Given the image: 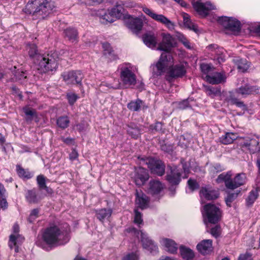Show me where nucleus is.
<instances>
[{"label": "nucleus", "instance_id": "obj_15", "mask_svg": "<svg viewBox=\"0 0 260 260\" xmlns=\"http://www.w3.org/2000/svg\"><path fill=\"white\" fill-rule=\"evenodd\" d=\"M192 6L199 14L203 16H207L209 11L215 9V7L209 2L203 3L197 1L192 3Z\"/></svg>", "mask_w": 260, "mask_h": 260}, {"label": "nucleus", "instance_id": "obj_48", "mask_svg": "<svg viewBox=\"0 0 260 260\" xmlns=\"http://www.w3.org/2000/svg\"><path fill=\"white\" fill-rule=\"evenodd\" d=\"M39 210L38 209H35L32 210L29 215L28 218V220L29 222H32L37 218L39 216Z\"/></svg>", "mask_w": 260, "mask_h": 260}, {"label": "nucleus", "instance_id": "obj_26", "mask_svg": "<svg viewBox=\"0 0 260 260\" xmlns=\"http://www.w3.org/2000/svg\"><path fill=\"white\" fill-rule=\"evenodd\" d=\"M212 245V240H204L197 245V248L200 252L203 254H205L211 250Z\"/></svg>", "mask_w": 260, "mask_h": 260}, {"label": "nucleus", "instance_id": "obj_23", "mask_svg": "<svg viewBox=\"0 0 260 260\" xmlns=\"http://www.w3.org/2000/svg\"><path fill=\"white\" fill-rule=\"evenodd\" d=\"M136 203L138 207L143 209L146 208L148 206L149 200L148 197L142 192L136 190Z\"/></svg>", "mask_w": 260, "mask_h": 260}, {"label": "nucleus", "instance_id": "obj_39", "mask_svg": "<svg viewBox=\"0 0 260 260\" xmlns=\"http://www.w3.org/2000/svg\"><path fill=\"white\" fill-rule=\"evenodd\" d=\"M110 11L114 20L120 18L122 16L123 8L120 5H117Z\"/></svg>", "mask_w": 260, "mask_h": 260}, {"label": "nucleus", "instance_id": "obj_8", "mask_svg": "<svg viewBox=\"0 0 260 260\" xmlns=\"http://www.w3.org/2000/svg\"><path fill=\"white\" fill-rule=\"evenodd\" d=\"M142 11L147 15L156 22L165 25L168 29L173 30L175 27V22L170 20L168 18L162 14H157L152 9L146 6L142 7Z\"/></svg>", "mask_w": 260, "mask_h": 260}, {"label": "nucleus", "instance_id": "obj_49", "mask_svg": "<svg viewBox=\"0 0 260 260\" xmlns=\"http://www.w3.org/2000/svg\"><path fill=\"white\" fill-rule=\"evenodd\" d=\"M134 222L137 224H141L143 223L141 213L138 212L137 209L135 210Z\"/></svg>", "mask_w": 260, "mask_h": 260}, {"label": "nucleus", "instance_id": "obj_58", "mask_svg": "<svg viewBox=\"0 0 260 260\" xmlns=\"http://www.w3.org/2000/svg\"><path fill=\"white\" fill-rule=\"evenodd\" d=\"M189 106L188 101L187 100H184L179 104V108L181 109H185Z\"/></svg>", "mask_w": 260, "mask_h": 260}, {"label": "nucleus", "instance_id": "obj_50", "mask_svg": "<svg viewBox=\"0 0 260 260\" xmlns=\"http://www.w3.org/2000/svg\"><path fill=\"white\" fill-rule=\"evenodd\" d=\"M188 185L189 186V189L192 191L195 189H197L199 188V184L197 182V181L194 180L190 179L188 180Z\"/></svg>", "mask_w": 260, "mask_h": 260}, {"label": "nucleus", "instance_id": "obj_52", "mask_svg": "<svg viewBox=\"0 0 260 260\" xmlns=\"http://www.w3.org/2000/svg\"><path fill=\"white\" fill-rule=\"evenodd\" d=\"M67 96L70 105H73L78 98L77 95L74 93H68Z\"/></svg>", "mask_w": 260, "mask_h": 260}, {"label": "nucleus", "instance_id": "obj_64", "mask_svg": "<svg viewBox=\"0 0 260 260\" xmlns=\"http://www.w3.org/2000/svg\"><path fill=\"white\" fill-rule=\"evenodd\" d=\"M158 260H177L176 259L172 258L171 257L162 256Z\"/></svg>", "mask_w": 260, "mask_h": 260}, {"label": "nucleus", "instance_id": "obj_9", "mask_svg": "<svg viewBox=\"0 0 260 260\" xmlns=\"http://www.w3.org/2000/svg\"><path fill=\"white\" fill-rule=\"evenodd\" d=\"M132 69L129 64H123L120 69V78L126 88L136 83V76L133 72Z\"/></svg>", "mask_w": 260, "mask_h": 260}, {"label": "nucleus", "instance_id": "obj_41", "mask_svg": "<svg viewBox=\"0 0 260 260\" xmlns=\"http://www.w3.org/2000/svg\"><path fill=\"white\" fill-rule=\"evenodd\" d=\"M142 104V101L139 99L135 101H132L127 105V108L134 111H138Z\"/></svg>", "mask_w": 260, "mask_h": 260}, {"label": "nucleus", "instance_id": "obj_44", "mask_svg": "<svg viewBox=\"0 0 260 260\" xmlns=\"http://www.w3.org/2000/svg\"><path fill=\"white\" fill-rule=\"evenodd\" d=\"M38 184L40 188L45 189L47 191H48L49 188L46 185L45 178L43 175H39L37 178Z\"/></svg>", "mask_w": 260, "mask_h": 260}, {"label": "nucleus", "instance_id": "obj_47", "mask_svg": "<svg viewBox=\"0 0 260 260\" xmlns=\"http://www.w3.org/2000/svg\"><path fill=\"white\" fill-rule=\"evenodd\" d=\"M177 37L178 40L184 45L185 47L188 49L191 48L189 42L183 34L178 33Z\"/></svg>", "mask_w": 260, "mask_h": 260}, {"label": "nucleus", "instance_id": "obj_60", "mask_svg": "<svg viewBox=\"0 0 260 260\" xmlns=\"http://www.w3.org/2000/svg\"><path fill=\"white\" fill-rule=\"evenodd\" d=\"M8 203L6 200L4 199L0 200V208L3 210L6 209L7 208Z\"/></svg>", "mask_w": 260, "mask_h": 260}, {"label": "nucleus", "instance_id": "obj_2", "mask_svg": "<svg viewBox=\"0 0 260 260\" xmlns=\"http://www.w3.org/2000/svg\"><path fill=\"white\" fill-rule=\"evenodd\" d=\"M44 241L48 244L57 246L66 243L69 240L67 233H61L57 226L48 228L43 235Z\"/></svg>", "mask_w": 260, "mask_h": 260}, {"label": "nucleus", "instance_id": "obj_45", "mask_svg": "<svg viewBox=\"0 0 260 260\" xmlns=\"http://www.w3.org/2000/svg\"><path fill=\"white\" fill-rule=\"evenodd\" d=\"M237 68L240 71L244 72L249 68V64L245 60L240 59L238 61Z\"/></svg>", "mask_w": 260, "mask_h": 260}, {"label": "nucleus", "instance_id": "obj_12", "mask_svg": "<svg viewBox=\"0 0 260 260\" xmlns=\"http://www.w3.org/2000/svg\"><path fill=\"white\" fill-rule=\"evenodd\" d=\"M126 27L133 33L138 34L142 30L143 23L142 20L138 17L129 16L125 20Z\"/></svg>", "mask_w": 260, "mask_h": 260}, {"label": "nucleus", "instance_id": "obj_5", "mask_svg": "<svg viewBox=\"0 0 260 260\" xmlns=\"http://www.w3.org/2000/svg\"><path fill=\"white\" fill-rule=\"evenodd\" d=\"M259 91V89L256 86H250L248 85H246L236 89L235 92H231L229 101H230L232 104L236 105L238 107H242L243 109H244L245 106L244 103L239 101L236 96L238 95L245 96L250 94L257 93Z\"/></svg>", "mask_w": 260, "mask_h": 260}, {"label": "nucleus", "instance_id": "obj_18", "mask_svg": "<svg viewBox=\"0 0 260 260\" xmlns=\"http://www.w3.org/2000/svg\"><path fill=\"white\" fill-rule=\"evenodd\" d=\"M200 196L202 200L203 199L207 200H215L218 198V191L208 188L203 187L200 191Z\"/></svg>", "mask_w": 260, "mask_h": 260}, {"label": "nucleus", "instance_id": "obj_35", "mask_svg": "<svg viewBox=\"0 0 260 260\" xmlns=\"http://www.w3.org/2000/svg\"><path fill=\"white\" fill-rule=\"evenodd\" d=\"M25 198L26 201L30 203H36L39 201L35 189L26 190Z\"/></svg>", "mask_w": 260, "mask_h": 260}, {"label": "nucleus", "instance_id": "obj_57", "mask_svg": "<svg viewBox=\"0 0 260 260\" xmlns=\"http://www.w3.org/2000/svg\"><path fill=\"white\" fill-rule=\"evenodd\" d=\"M210 69L211 67L209 64L203 63L201 65V69L205 73H207Z\"/></svg>", "mask_w": 260, "mask_h": 260}, {"label": "nucleus", "instance_id": "obj_34", "mask_svg": "<svg viewBox=\"0 0 260 260\" xmlns=\"http://www.w3.org/2000/svg\"><path fill=\"white\" fill-rule=\"evenodd\" d=\"M66 36L72 42H75L78 38V32L76 29L68 28L64 30Z\"/></svg>", "mask_w": 260, "mask_h": 260}, {"label": "nucleus", "instance_id": "obj_61", "mask_svg": "<svg viewBox=\"0 0 260 260\" xmlns=\"http://www.w3.org/2000/svg\"><path fill=\"white\" fill-rule=\"evenodd\" d=\"M78 156V153L75 150H73L70 154V158L72 160L76 159Z\"/></svg>", "mask_w": 260, "mask_h": 260}, {"label": "nucleus", "instance_id": "obj_10", "mask_svg": "<svg viewBox=\"0 0 260 260\" xmlns=\"http://www.w3.org/2000/svg\"><path fill=\"white\" fill-rule=\"evenodd\" d=\"M62 77L67 84H81L83 75L80 71H71L64 72Z\"/></svg>", "mask_w": 260, "mask_h": 260}, {"label": "nucleus", "instance_id": "obj_32", "mask_svg": "<svg viewBox=\"0 0 260 260\" xmlns=\"http://www.w3.org/2000/svg\"><path fill=\"white\" fill-rule=\"evenodd\" d=\"M112 213L111 209H101L96 211L97 218L101 221L103 222L105 219L109 218Z\"/></svg>", "mask_w": 260, "mask_h": 260}, {"label": "nucleus", "instance_id": "obj_28", "mask_svg": "<svg viewBox=\"0 0 260 260\" xmlns=\"http://www.w3.org/2000/svg\"><path fill=\"white\" fill-rule=\"evenodd\" d=\"M140 235L141 238V241L143 247L145 248L152 249L155 248V246L153 244V242L148 237L147 234L140 231L138 232V236Z\"/></svg>", "mask_w": 260, "mask_h": 260}, {"label": "nucleus", "instance_id": "obj_21", "mask_svg": "<svg viewBox=\"0 0 260 260\" xmlns=\"http://www.w3.org/2000/svg\"><path fill=\"white\" fill-rule=\"evenodd\" d=\"M97 15L99 17L100 22L103 24L112 23L115 21L110 10H99L97 13Z\"/></svg>", "mask_w": 260, "mask_h": 260}, {"label": "nucleus", "instance_id": "obj_17", "mask_svg": "<svg viewBox=\"0 0 260 260\" xmlns=\"http://www.w3.org/2000/svg\"><path fill=\"white\" fill-rule=\"evenodd\" d=\"M210 51L213 59L217 60L218 63L224 62L225 60V55L224 54V50L223 48H219L216 45H211L208 47Z\"/></svg>", "mask_w": 260, "mask_h": 260}, {"label": "nucleus", "instance_id": "obj_24", "mask_svg": "<svg viewBox=\"0 0 260 260\" xmlns=\"http://www.w3.org/2000/svg\"><path fill=\"white\" fill-rule=\"evenodd\" d=\"M160 243L169 252L174 253L177 251V244L173 240L168 238H162Z\"/></svg>", "mask_w": 260, "mask_h": 260}, {"label": "nucleus", "instance_id": "obj_13", "mask_svg": "<svg viewBox=\"0 0 260 260\" xmlns=\"http://www.w3.org/2000/svg\"><path fill=\"white\" fill-rule=\"evenodd\" d=\"M219 22L225 28L232 31H238L240 29V22L237 19L228 17H222Z\"/></svg>", "mask_w": 260, "mask_h": 260}, {"label": "nucleus", "instance_id": "obj_56", "mask_svg": "<svg viewBox=\"0 0 260 260\" xmlns=\"http://www.w3.org/2000/svg\"><path fill=\"white\" fill-rule=\"evenodd\" d=\"M138 256L136 253H131L126 255L123 259V260H137Z\"/></svg>", "mask_w": 260, "mask_h": 260}, {"label": "nucleus", "instance_id": "obj_1", "mask_svg": "<svg viewBox=\"0 0 260 260\" xmlns=\"http://www.w3.org/2000/svg\"><path fill=\"white\" fill-rule=\"evenodd\" d=\"M53 4L47 0L29 1L26 6V12L32 13L39 18H44L51 13L54 8Z\"/></svg>", "mask_w": 260, "mask_h": 260}, {"label": "nucleus", "instance_id": "obj_16", "mask_svg": "<svg viewBox=\"0 0 260 260\" xmlns=\"http://www.w3.org/2000/svg\"><path fill=\"white\" fill-rule=\"evenodd\" d=\"M162 41L160 43L157 49L168 52L174 46V39L169 33H162L161 34Z\"/></svg>", "mask_w": 260, "mask_h": 260}, {"label": "nucleus", "instance_id": "obj_14", "mask_svg": "<svg viewBox=\"0 0 260 260\" xmlns=\"http://www.w3.org/2000/svg\"><path fill=\"white\" fill-rule=\"evenodd\" d=\"M19 226L17 224H15L13 228V234L10 236L9 245L11 248L15 247L16 252L18 251V245L23 241V238L18 234Z\"/></svg>", "mask_w": 260, "mask_h": 260}, {"label": "nucleus", "instance_id": "obj_33", "mask_svg": "<svg viewBox=\"0 0 260 260\" xmlns=\"http://www.w3.org/2000/svg\"><path fill=\"white\" fill-rule=\"evenodd\" d=\"M182 16L185 27L194 32H197L198 31L197 26L190 20L189 16L184 13L182 14Z\"/></svg>", "mask_w": 260, "mask_h": 260}, {"label": "nucleus", "instance_id": "obj_51", "mask_svg": "<svg viewBox=\"0 0 260 260\" xmlns=\"http://www.w3.org/2000/svg\"><path fill=\"white\" fill-rule=\"evenodd\" d=\"M127 132L128 134L134 138H138L140 135V131L137 128H129Z\"/></svg>", "mask_w": 260, "mask_h": 260}, {"label": "nucleus", "instance_id": "obj_53", "mask_svg": "<svg viewBox=\"0 0 260 260\" xmlns=\"http://www.w3.org/2000/svg\"><path fill=\"white\" fill-rule=\"evenodd\" d=\"M221 232L220 227L219 225H216L211 229L210 233L214 237H218Z\"/></svg>", "mask_w": 260, "mask_h": 260}, {"label": "nucleus", "instance_id": "obj_40", "mask_svg": "<svg viewBox=\"0 0 260 260\" xmlns=\"http://www.w3.org/2000/svg\"><path fill=\"white\" fill-rule=\"evenodd\" d=\"M17 172L19 177L26 179H29L33 175L28 170H24L20 166H17Z\"/></svg>", "mask_w": 260, "mask_h": 260}, {"label": "nucleus", "instance_id": "obj_36", "mask_svg": "<svg viewBox=\"0 0 260 260\" xmlns=\"http://www.w3.org/2000/svg\"><path fill=\"white\" fill-rule=\"evenodd\" d=\"M180 254L183 258L186 259H191L194 257L193 251L187 248L181 246L180 248Z\"/></svg>", "mask_w": 260, "mask_h": 260}, {"label": "nucleus", "instance_id": "obj_29", "mask_svg": "<svg viewBox=\"0 0 260 260\" xmlns=\"http://www.w3.org/2000/svg\"><path fill=\"white\" fill-rule=\"evenodd\" d=\"M24 113L25 114V120L27 122H30L34 119L36 121H39V118L36 111L28 107H25L23 108Z\"/></svg>", "mask_w": 260, "mask_h": 260}, {"label": "nucleus", "instance_id": "obj_38", "mask_svg": "<svg viewBox=\"0 0 260 260\" xmlns=\"http://www.w3.org/2000/svg\"><path fill=\"white\" fill-rule=\"evenodd\" d=\"M258 196V191L256 189L251 190L246 200L247 206H251L256 200Z\"/></svg>", "mask_w": 260, "mask_h": 260}, {"label": "nucleus", "instance_id": "obj_20", "mask_svg": "<svg viewBox=\"0 0 260 260\" xmlns=\"http://www.w3.org/2000/svg\"><path fill=\"white\" fill-rule=\"evenodd\" d=\"M180 171L176 167H173L171 169V172L167 176V179L172 184H178L180 182Z\"/></svg>", "mask_w": 260, "mask_h": 260}, {"label": "nucleus", "instance_id": "obj_55", "mask_svg": "<svg viewBox=\"0 0 260 260\" xmlns=\"http://www.w3.org/2000/svg\"><path fill=\"white\" fill-rule=\"evenodd\" d=\"M104 50L105 55H110L112 52V48L110 45L109 43H104L102 45Z\"/></svg>", "mask_w": 260, "mask_h": 260}, {"label": "nucleus", "instance_id": "obj_30", "mask_svg": "<svg viewBox=\"0 0 260 260\" xmlns=\"http://www.w3.org/2000/svg\"><path fill=\"white\" fill-rule=\"evenodd\" d=\"M238 138L236 134L233 133H226L219 139V142L224 145L232 143Z\"/></svg>", "mask_w": 260, "mask_h": 260}, {"label": "nucleus", "instance_id": "obj_11", "mask_svg": "<svg viewBox=\"0 0 260 260\" xmlns=\"http://www.w3.org/2000/svg\"><path fill=\"white\" fill-rule=\"evenodd\" d=\"M146 164L152 173L162 176L165 173V166L161 161L150 158L146 160Z\"/></svg>", "mask_w": 260, "mask_h": 260}, {"label": "nucleus", "instance_id": "obj_19", "mask_svg": "<svg viewBox=\"0 0 260 260\" xmlns=\"http://www.w3.org/2000/svg\"><path fill=\"white\" fill-rule=\"evenodd\" d=\"M148 178L149 175L146 169L140 167L137 170L135 181L137 185H142Z\"/></svg>", "mask_w": 260, "mask_h": 260}, {"label": "nucleus", "instance_id": "obj_6", "mask_svg": "<svg viewBox=\"0 0 260 260\" xmlns=\"http://www.w3.org/2000/svg\"><path fill=\"white\" fill-rule=\"evenodd\" d=\"M204 221H207L211 223H216L219 221L221 217V211L219 207L215 205L208 204L204 206L203 211Z\"/></svg>", "mask_w": 260, "mask_h": 260}, {"label": "nucleus", "instance_id": "obj_3", "mask_svg": "<svg viewBox=\"0 0 260 260\" xmlns=\"http://www.w3.org/2000/svg\"><path fill=\"white\" fill-rule=\"evenodd\" d=\"M232 174L231 171L220 174L216 181L218 183L224 182L225 186L229 189H234L243 184L246 182V176L244 173L237 174L233 179H231Z\"/></svg>", "mask_w": 260, "mask_h": 260}, {"label": "nucleus", "instance_id": "obj_62", "mask_svg": "<svg viewBox=\"0 0 260 260\" xmlns=\"http://www.w3.org/2000/svg\"><path fill=\"white\" fill-rule=\"evenodd\" d=\"M18 76H16V79L18 80H22V79L26 78V76L25 75V73L24 72L18 73Z\"/></svg>", "mask_w": 260, "mask_h": 260}, {"label": "nucleus", "instance_id": "obj_54", "mask_svg": "<svg viewBox=\"0 0 260 260\" xmlns=\"http://www.w3.org/2000/svg\"><path fill=\"white\" fill-rule=\"evenodd\" d=\"M238 193H233L228 195L226 199V203L227 205L231 206V203L238 196Z\"/></svg>", "mask_w": 260, "mask_h": 260}, {"label": "nucleus", "instance_id": "obj_59", "mask_svg": "<svg viewBox=\"0 0 260 260\" xmlns=\"http://www.w3.org/2000/svg\"><path fill=\"white\" fill-rule=\"evenodd\" d=\"M250 257L251 255L248 253H246L241 254L238 258V260H249Z\"/></svg>", "mask_w": 260, "mask_h": 260}, {"label": "nucleus", "instance_id": "obj_37", "mask_svg": "<svg viewBox=\"0 0 260 260\" xmlns=\"http://www.w3.org/2000/svg\"><path fill=\"white\" fill-rule=\"evenodd\" d=\"M258 144V143L256 139H252L245 142L244 146L248 147L252 153H254L258 148L257 146Z\"/></svg>", "mask_w": 260, "mask_h": 260}, {"label": "nucleus", "instance_id": "obj_22", "mask_svg": "<svg viewBox=\"0 0 260 260\" xmlns=\"http://www.w3.org/2000/svg\"><path fill=\"white\" fill-rule=\"evenodd\" d=\"M163 184L158 180H153L150 181L148 191L151 194L159 193L164 189Z\"/></svg>", "mask_w": 260, "mask_h": 260}, {"label": "nucleus", "instance_id": "obj_4", "mask_svg": "<svg viewBox=\"0 0 260 260\" xmlns=\"http://www.w3.org/2000/svg\"><path fill=\"white\" fill-rule=\"evenodd\" d=\"M36 68L41 73L52 71L57 67L56 59L52 55H37V58L34 60Z\"/></svg>", "mask_w": 260, "mask_h": 260}, {"label": "nucleus", "instance_id": "obj_43", "mask_svg": "<svg viewBox=\"0 0 260 260\" xmlns=\"http://www.w3.org/2000/svg\"><path fill=\"white\" fill-rule=\"evenodd\" d=\"M28 54L31 58H35V59L37 58V55L39 54L37 53V47L35 45H29L27 47Z\"/></svg>", "mask_w": 260, "mask_h": 260}, {"label": "nucleus", "instance_id": "obj_63", "mask_svg": "<svg viewBox=\"0 0 260 260\" xmlns=\"http://www.w3.org/2000/svg\"><path fill=\"white\" fill-rule=\"evenodd\" d=\"M183 169L184 173V176H183V178H187V174L189 173V169H188V168L186 167L184 165H183Z\"/></svg>", "mask_w": 260, "mask_h": 260}, {"label": "nucleus", "instance_id": "obj_7", "mask_svg": "<svg viewBox=\"0 0 260 260\" xmlns=\"http://www.w3.org/2000/svg\"><path fill=\"white\" fill-rule=\"evenodd\" d=\"M173 64V59L172 55L167 52L162 53L156 64L153 66V75L156 77L161 75L168 68Z\"/></svg>", "mask_w": 260, "mask_h": 260}, {"label": "nucleus", "instance_id": "obj_42", "mask_svg": "<svg viewBox=\"0 0 260 260\" xmlns=\"http://www.w3.org/2000/svg\"><path fill=\"white\" fill-rule=\"evenodd\" d=\"M70 120L67 116L60 117L57 120L58 126L62 128H65L69 126Z\"/></svg>", "mask_w": 260, "mask_h": 260}, {"label": "nucleus", "instance_id": "obj_25", "mask_svg": "<svg viewBox=\"0 0 260 260\" xmlns=\"http://www.w3.org/2000/svg\"><path fill=\"white\" fill-rule=\"evenodd\" d=\"M144 44L149 48H154L157 44L156 37L151 32L146 33L143 36Z\"/></svg>", "mask_w": 260, "mask_h": 260}, {"label": "nucleus", "instance_id": "obj_46", "mask_svg": "<svg viewBox=\"0 0 260 260\" xmlns=\"http://www.w3.org/2000/svg\"><path fill=\"white\" fill-rule=\"evenodd\" d=\"M204 87L205 91L209 95L213 96L220 93L219 90L213 87L210 86H205Z\"/></svg>", "mask_w": 260, "mask_h": 260}, {"label": "nucleus", "instance_id": "obj_27", "mask_svg": "<svg viewBox=\"0 0 260 260\" xmlns=\"http://www.w3.org/2000/svg\"><path fill=\"white\" fill-rule=\"evenodd\" d=\"M205 80L210 84H216L221 83L225 80V76L220 73H215L210 76L207 75L205 77Z\"/></svg>", "mask_w": 260, "mask_h": 260}, {"label": "nucleus", "instance_id": "obj_31", "mask_svg": "<svg viewBox=\"0 0 260 260\" xmlns=\"http://www.w3.org/2000/svg\"><path fill=\"white\" fill-rule=\"evenodd\" d=\"M185 73L184 67L183 64H179L173 67L170 71V75L172 77H179Z\"/></svg>", "mask_w": 260, "mask_h": 260}]
</instances>
